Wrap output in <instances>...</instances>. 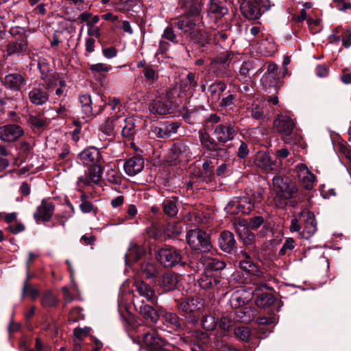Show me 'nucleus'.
<instances>
[{
  "mask_svg": "<svg viewBox=\"0 0 351 351\" xmlns=\"http://www.w3.org/2000/svg\"><path fill=\"white\" fill-rule=\"evenodd\" d=\"M273 184L276 190L274 199L277 207L284 208L288 206L295 207L300 201L298 189L291 182L289 177H273Z\"/></svg>",
  "mask_w": 351,
  "mask_h": 351,
  "instance_id": "obj_1",
  "label": "nucleus"
},
{
  "mask_svg": "<svg viewBox=\"0 0 351 351\" xmlns=\"http://www.w3.org/2000/svg\"><path fill=\"white\" fill-rule=\"evenodd\" d=\"M77 160L88 168V176H101L106 167L100 151L95 147H89L82 151L78 154Z\"/></svg>",
  "mask_w": 351,
  "mask_h": 351,
  "instance_id": "obj_2",
  "label": "nucleus"
},
{
  "mask_svg": "<svg viewBox=\"0 0 351 351\" xmlns=\"http://www.w3.org/2000/svg\"><path fill=\"white\" fill-rule=\"evenodd\" d=\"M176 302L181 315L184 317L189 323L197 324L201 314L200 311L203 306L202 300L199 298L176 300Z\"/></svg>",
  "mask_w": 351,
  "mask_h": 351,
  "instance_id": "obj_3",
  "label": "nucleus"
},
{
  "mask_svg": "<svg viewBox=\"0 0 351 351\" xmlns=\"http://www.w3.org/2000/svg\"><path fill=\"white\" fill-rule=\"evenodd\" d=\"M186 241L193 250L208 252L212 248L209 235L199 228L189 230L186 234Z\"/></svg>",
  "mask_w": 351,
  "mask_h": 351,
  "instance_id": "obj_4",
  "label": "nucleus"
},
{
  "mask_svg": "<svg viewBox=\"0 0 351 351\" xmlns=\"http://www.w3.org/2000/svg\"><path fill=\"white\" fill-rule=\"evenodd\" d=\"M269 8V0H244L241 5L242 14L250 20L259 19Z\"/></svg>",
  "mask_w": 351,
  "mask_h": 351,
  "instance_id": "obj_5",
  "label": "nucleus"
},
{
  "mask_svg": "<svg viewBox=\"0 0 351 351\" xmlns=\"http://www.w3.org/2000/svg\"><path fill=\"white\" fill-rule=\"evenodd\" d=\"M238 258L239 259V267L241 269L252 274L256 276L261 281V285L263 287L268 288L264 282L268 280L270 276L264 274L263 272L258 270L256 265L252 262L250 255L245 251L241 250L238 254Z\"/></svg>",
  "mask_w": 351,
  "mask_h": 351,
  "instance_id": "obj_6",
  "label": "nucleus"
},
{
  "mask_svg": "<svg viewBox=\"0 0 351 351\" xmlns=\"http://www.w3.org/2000/svg\"><path fill=\"white\" fill-rule=\"evenodd\" d=\"M298 217L303 223L300 237L305 239H310L317 231V222L314 215L308 210H303L299 213Z\"/></svg>",
  "mask_w": 351,
  "mask_h": 351,
  "instance_id": "obj_7",
  "label": "nucleus"
},
{
  "mask_svg": "<svg viewBox=\"0 0 351 351\" xmlns=\"http://www.w3.org/2000/svg\"><path fill=\"white\" fill-rule=\"evenodd\" d=\"M27 49L28 43L26 37L14 38L7 44L3 50V56L6 58L10 56L19 57L26 54Z\"/></svg>",
  "mask_w": 351,
  "mask_h": 351,
  "instance_id": "obj_8",
  "label": "nucleus"
},
{
  "mask_svg": "<svg viewBox=\"0 0 351 351\" xmlns=\"http://www.w3.org/2000/svg\"><path fill=\"white\" fill-rule=\"evenodd\" d=\"M180 123L177 121H166L154 126L151 130V134L158 138L166 139L178 132Z\"/></svg>",
  "mask_w": 351,
  "mask_h": 351,
  "instance_id": "obj_9",
  "label": "nucleus"
},
{
  "mask_svg": "<svg viewBox=\"0 0 351 351\" xmlns=\"http://www.w3.org/2000/svg\"><path fill=\"white\" fill-rule=\"evenodd\" d=\"M235 124L231 122L218 124L214 129L213 134L219 143H226L232 141L237 135Z\"/></svg>",
  "mask_w": 351,
  "mask_h": 351,
  "instance_id": "obj_10",
  "label": "nucleus"
},
{
  "mask_svg": "<svg viewBox=\"0 0 351 351\" xmlns=\"http://www.w3.org/2000/svg\"><path fill=\"white\" fill-rule=\"evenodd\" d=\"M157 258L165 267H172L181 263L182 257L180 253L174 248H161L158 252Z\"/></svg>",
  "mask_w": 351,
  "mask_h": 351,
  "instance_id": "obj_11",
  "label": "nucleus"
},
{
  "mask_svg": "<svg viewBox=\"0 0 351 351\" xmlns=\"http://www.w3.org/2000/svg\"><path fill=\"white\" fill-rule=\"evenodd\" d=\"M24 134L21 126L15 123L0 126V141L6 143H14Z\"/></svg>",
  "mask_w": 351,
  "mask_h": 351,
  "instance_id": "obj_12",
  "label": "nucleus"
},
{
  "mask_svg": "<svg viewBox=\"0 0 351 351\" xmlns=\"http://www.w3.org/2000/svg\"><path fill=\"white\" fill-rule=\"evenodd\" d=\"M254 208V204L247 197H234L227 205L226 209L230 214H248Z\"/></svg>",
  "mask_w": 351,
  "mask_h": 351,
  "instance_id": "obj_13",
  "label": "nucleus"
},
{
  "mask_svg": "<svg viewBox=\"0 0 351 351\" xmlns=\"http://www.w3.org/2000/svg\"><path fill=\"white\" fill-rule=\"evenodd\" d=\"M226 3L221 0H210L207 5V16L217 23V20L228 14Z\"/></svg>",
  "mask_w": 351,
  "mask_h": 351,
  "instance_id": "obj_14",
  "label": "nucleus"
},
{
  "mask_svg": "<svg viewBox=\"0 0 351 351\" xmlns=\"http://www.w3.org/2000/svg\"><path fill=\"white\" fill-rule=\"evenodd\" d=\"M148 110L152 114L166 115L172 110V104L166 97H158L149 106Z\"/></svg>",
  "mask_w": 351,
  "mask_h": 351,
  "instance_id": "obj_15",
  "label": "nucleus"
},
{
  "mask_svg": "<svg viewBox=\"0 0 351 351\" xmlns=\"http://www.w3.org/2000/svg\"><path fill=\"white\" fill-rule=\"evenodd\" d=\"M274 125L277 132L285 136H289L293 132L295 126L293 120L289 116L279 114L274 121Z\"/></svg>",
  "mask_w": 351,
  "mask_h": 351,
  "instance_id": "obj_16",
  "label": "nucleus"
},
{
  "mask_svg": "<svg viewBox=\"0 0 351 351\" xmlns=\"http://www.w3.org/2000/svg\"><path fill=\"white\" fill-rule=\"evenodd\" d=\"M189 157V149L187 145L184 143L174 144L168 152V161L176 162Z\"/></svg>",
  "mask_w": 351,
  "mask_h": 351,
  "instance_id": "obj_17",
  "label": "nucleus"
},
{
  "mask_svg": "<svg viewBox=\"0 0 351 351\" xmlns=\"http://www.w3.org/2000/svg\"><path fill=\"white\" fill-rule=\"evenodd\" d=\"M188 342L193 345V351H200L204 349V346L208 342V336L206 332L199 330H193L189 332L186 337Z\"/></svg>",
  "mask_w": 351,
  "mask_h": 351,
  "instance_id": "obj_18",
  "label": "nucleus"
},
{
  "mask_svg": "<svg viewBox=\"0 0 351 351\" xmlns=\"http://www.w3.org/2000/svg\"><path fill=\"white\" fill-rule=\"evenodd\" d=\"M180 278V277L173 272H167L159 278L158 284L164 291H169L177 287Z\"/></svg>",
  "mask_w": 351,
  "mask_h": 351,
  "instance_id": "obj_19",
  "label": "nucleus"
},
{
  "mask_svg": "<svg viewBox=\"0 0 351 351\" xmlns=\"http://www.w3.org/2000/svg\"><path fill=\"white\" fill-rule=\"evenodd\" d=\"M144 165V160L142 157L134 156L128 159L124 162L123 168L128 176H135L141 172Z\"/></svg>",
  "mask_w": 351,
  "mask_h": 351,
  "instance_id": "obj_20",
  "label": "nucleus"
},
{
  "mask_svg": "<svg viewBox=\"0 0 351 351\" xmlns=\"http://www.w3.org/2000/svg\"><path fill=\"white\" fill-rule=\"evenodd\" d=\"M3 84L6 88L18 91L25 84V79L20 73H9L5 75Z\"/></svg>",
  "mask_w": 351,
  "mask_h": 351,
  "instance_id": "obj_21",
  "label": "nucleus"
},
{
  "mask_svg": "<svg viewBox=\"0 0 351 351\" xmlns=\"http://www.w3.org/2000/svg\"><path fill=\"white\" fill-rule=\"evenodd\" d=\"M54 211V205L52 202L43 199L41 204L38 207L34 217L36 221H48Z\"/></svg>",
  "mask_w": 351,
  "mask_h": 351,
  "instance_id": "obj_22",
  "label": "nucleus"
},
{
  "mask_svg": "<svg viewBox=\"0 0 351 351\" xmlns=\"http://www.w3.org/2000/svg\"><path fill=\"white\" fill-rule=\"evenodd\" d=\"M199 16H193L189 14V10H186V13L179 18L175 23L176 27L184 33L190 32L193 30L196 25V20L199 19Z\"/></svg>",
  "mask_w": 351,
  "mask_h": 351,
  "instance_id": "obj_23",
  "label": "nucleus"
},
{
  "mask_svg": "<svg viewBox=\"0 0 351 351\" xmlns=\"http://www.w3.org/2000/svg\"><path fill=\"white\" fill-rule=\"evenodd\" d=\"M232 55L227 53L217 58L215 62L213 63V66L215 69L220 70L217 73V75L219 77H229L231 75V73L228 69L229 61L231 59Z\"/></svg>",
  "mask_w": 351,
  "mask_h": 351,
  "instance_id": "obj_24",
  "label": "nucleus"
},
{
  "mask_svg": "<svg viewBox=\"0 0 351 351\" xmlns=\"http://www.w3.org/2000/svg\"><path fill=\"white\" fill-rule=\"evenodd\" d=\"M28 95L30 101L36 105H43L49 100L48 93L40 86L33 87Z\"/></svg>",
  "mask_w": 351,
  "mask_h": 351,
  "instance_id": "obj_25",
  "label": "nucleus"
},
{
  "mask_svg": "<svg viewBox=\"0 0 351 351\" xmlns=\"http://www.w3.org/2000/svg\"><path fill=\"white\" fill-rule=\"evenodd\" d=\"M197 282L203 289H213L220 282V278L215 273L204 270V274L197 279Z\"/></svg>",
  "mask_w": 351,
  "mask_h": 351,
  "instance_id": "obj_26",
  "label": "nucleus"
},
{
  "mask_svg": "<svg viewBox=\"0 0 351 351\" xmlns=\"http://www.w3.org/2000/svg\"><path fill=\"white\" fill-rule=\"evenodd\" d=\"M143 340L151 350H159L164 346V339L155 331L147 332L143 334Z\"/></svg>",
  "mask_w": 351,
  "mask_h": 351,
  "instance_id": "obj_27",
  "label": "nucleus"
},
{
  "mask_svg": "<svg viewBox=\"0 0 351 351\" xmlns=\"http://www.w3.org/2000/svg\"><path fill=\"white\" fill-rule=\"evenodd\" d=\"M135 307L138 310L139 314L147 322L156 323L160 317L158 313L151 306L145 304L143 302L138 306L135 304Z\"/></svg>",
  "mask_w": 351,
  "mask_h": 351,
  "instance_id": "obj_28",
  "label": "nucleus"
},
{
  "mask_svg": "<svg viewBox=\"0 0 351 351\" xmlns=\"http://www.w3.org/2000/svg\"><path fill=\"white\" fill-rule=\"evenodd\" d=\"M235 243L232 232L225 230L221 233L219 238V245L223 252L230 253L234 247Z\"/></svg>",
  "mask_w": 351,
  "mask_h": 351,
  "instance_id": "obj_29",
  "label": "nucleus"
},
{
  "mask_svg": "<svg viewBox=\"0 0 351 351\" xmlns=\"http://www.w3.org/2000/svg\"><path fill=\"white\" fill-rule=\"evenodd\" d=\"M202 264L205 268V271L213 273V271L221 270L226 267V263L215 257H210L207 255L202 256Z\"/></svg>",
  "mask_w": 351,
  "mask_h": 351,
  "instance_id": "obj_30",
  "label": "nucleus"
},
{
  "mask_svg": "<svg viewBox=\"0 0 351 351\" xmlns=\"http://www.w3.org/2000/svg\"><path fill=\"white\" fill-rule=\"evenodd\" d=\"M121 116H112L106 119L101 127V131L108 136L113 135L116 132L121 130Z\"/></svg>",
  "mask_w": 351,
  "mask_h": 351,
  "instance_id": "obj_31",
  "label": "nucleus"
},
{
  "mask_svg": "<svg viewBox=\"0 0 351 351\" xmlns=\"http://www.w3.org/2000/svg\"><path fill=\"white\" fill-rule=\"evenodd\" d=\"M182 7L186 10H189L190 15L193 16H199L202 9V0H180Z\"/></svg>",
  "mask_w": 351,
  "mask_h": 351,
  "instance_id": "obj_32",
  "label": "nucleus"
},
{
  "mask_svg": "<svg viewBox=\"0 0 351 351\" xmlns=\"http://www.w3.org/2000/svg\"><path fill=\"white\" fill-rule=\"evenodd\" d=\"M253 295L256 298V305L261 307L270 306L275 301L274 295L269 293H259L258 290H255Z\"/></svg>",
  "mask_w": 351,
  "mask_h": 351,
  "instance_id": "obj_33",
  "label": "nucleus"
},
{
  "mask_svg": "<svg viewBox=\"0 0 351 351\" xmlns=\"http://www.w3.org/2000/svg\"><path fill=\"white\" fill-rule=\"evenodd\" d=\"M134 286L136 287V291L141 296L146 298L148 301H151L154 299V291L145 282L140 280L136 281Z\"/></svg>",
  "mask_w": 351,
  "mask_h": 351,
  "instance_id": "obj_34",
  "label": "nucleus"
},
{
  "mask_svg": "<svg viewBox=\"0 0 351 351\" xmlns=\"http://www.w3.org/2000/svg\"><path fill=\"white\" fill-rule=\"evenodd\" d=\"M142 274L147 279H156L159 274L160 267L150 262H144L141 265Z\"/></svg>",
  "mask_w": 351,
  "mask_h": 351,
  "instance_id": "obj_35",
  "label": "nucleus"
},
{
  "mask_svg": "<svg viewBox=\"0 0 351 351\" xmlns=\"http://www.w3.org/2000/svg\"><path fill=\"white\" fill-rule=\"evenodd\" d=\"M226 89V84L222 81H216L208 86V92L210 98L217 101L220 99L222 93Z\"/></svg>",
  "mask_w": 351,
  "mask_h": 351,
  "instance_id": "obj_36",
  "label": "nucleus"
},
{
  "mask_svg": "<svg viewBox=\"0 0 351 351\" xmlns=\"http://www.w3.org/2000/svg\"><path fill=\"white\" fill-rule=\"evenodd\" d=\"M256 67L253 60L243 62L240 67L239 75L241 80H247L255 73Z\"/></svg>",
  "mask_w": 351,
  "mask_h": 351,
  "instance_id": "obj_37",
  "label": "nucleus"
},
{
  "mask_svg": "<svg viewBox=\"0 0 351 351\" xmlns=\"http://www.w3.org/2000/svg\"><path fill=\"white\" fill-rule=\"evenodd\" d=\"M120 123L121 124V132L123 136H130L134 133L135 123L133 117L121 116Z\"/></svg>",
  "mask_w": 351,
  "mask_h": 351,
  "instance_id": "obj_38",
  "label": "nucleus"
},
{
  "mask_svg": "<svg viewBox=\"0 0 351 351\" xmlns=\"http://www.w3.org/2000/svg\"><path fill=\"white\" fill-rule=\"evenodd\" d=\"M161 318L164 324L168 327L178 328L180 327L179 318L174 313L161 311Z\"/></svg>",
  "mask_w": 351,
  "mask_h": 351,
  "instance_id": "obj_39",
  "label": "nucleus"
},
{
  "mask_svg": "<svg viewBox=\"0 0 351 351\" xmlns=\"http://www.w3.org/2000/svg\"><path fill=\"white\" fill-rule=\"evenodd\" d=\"M145 253V250L141 246L131 243L128 252L125 254V259L128 261H136L138 260Z\"/></svg>",
  "mask_w": 351,
  "mask_h": 351,
  "instance_id": "obj_40",
  "label": "nucleus"
},
{
  "mask_svg": "<svg viewBox=\"0 0 351 351\" xmlns=\"http://www.w3.org/2000/svg\"><path fill=\"white\" fill-rule=\"evenodd\" d=\"M58 304L57 297L51 291H47L43 293L41 298V304L44 308L55 307Z\"/></svg>",
  "mask_w": 351,
  "mask_h": 351,
  "instance_id": "obj_41",
  "label": "nucleus"
},
{
  "mask_svg": "<svg viewBox=\"0 0 351 351\" xmlns=\"http://www.w3.org/2000/svg\"><path fill=\"white\" fill-rule=\"evenodd\" d=\"M255 164L258 167L266 171L272 165L270 157L266 153H259L256 157Z\"/></svg>",
  "mask_w": 351,
  "mask_h": 351,
  "instance_id": "obj_42",
  "label": "nucleus"
},
{
  "mask_svg": "<svg viewBox=\"0 0 351 351\" xmlns=\"http://www.w3.org/2000/svg\"><path fill=\"white\" fill-rule=\"evenodd\" d=\"M234 335L244 342H249L251 339V331L246 326H238L234 329Z\"/></svg>",
  "mask_w": 351,
  "mask_h": 351,
  "instance_id": "obj_43",
  "label": "nucleus"
},
{
  "mask_svg": "<svg viewBox=\"0 0 351 351\" xmlns=\"http://www.w3.org/2000/svg\"><path fill=\"white\" fill-rule=\"evenodd\" d=\"M234 229L239 237L245 240L249 236V230L243 220H238L234 222Z\"/></svg>",
  "mask_w": 351,
  "mask_h": 351,
  "instance_id": "obj_44",
  "label": "nucleus"
},
{
  "mask_svg": "<svg viewBox=\"0 0 351 351\" xmlns=\"http://www.w3.org/2000/svg\"><path fill=\"white\" fill-rule=\"evenodd\" d=\"M191 39L199 45L204 46L210 38H208L205 32L199 29L197 32H191Z\"/></svg>",
  "mask_w": 351,
  "mask_h": 351,
  "instance_id": "obj_45",
  "label": "nucleus"
},
{
  "mask_svg": "<svg viewBox=\"0 0 351 351\" xmlns=\"http://www.w3.org/2000/svg\"><path fill=\"white\" fill-rule=\"evenodd\" d=\"M33 140L29 138L28 140H22L17 145L16 149L21 154H28L33 149Z\"/></svg>",
  "mask_w": 351,
  "mask_h": 351,
  "instance_id": "obj_46",
  "label": "nucleus"
},
{
  "mask_svg": "<svg viewBox=\"0 0 351 351\" xmlns=\"http://www.w3.org/2000/svg\"><path fill=\"white\" fill-rule=\"evenodd\" d=\"M244 293H242L239 291L234 293L230 298V304L233 308H239L241 306L244 305L247 299L243 297Z\"/></svg>",
  "mask_w": 351,
  "mask_h": 351,
  "instance_id": "obj_47",
  "label": "nucleus"
},
{
  "mask_svg": "<svg viewBox=\"0 0 351 351\" xmlns=\"http://www.w3.org/2000/svg\"><path fill=\"white\" fill-rule=\"evenodd\" d=\"M234 321L228 317L223 316L219 322V327L222 330L223 337L228 335V332L234 326Z\"/></svg>",
  "mask_w": 351,
  "mask_h": 351,
  "instance_id": "obj_48",
  "label": "nucleus"
},
{
  "mask_svg": "<svg viewBox=\"0 0 351 351\" xmlns=\"http://www.w3.org/2000/svg\"><path fill=\"white\" fill-rule=\"evenodd\" d=\"M80 101L83 111L86 115L92 114L93 108L91 106L92 100L89 95H82L80 97Z\"/></svg>",
  "mask_w": 351,
  "mask_h": 351,
  "instance_id": "obj_49",
  "label": "nucleus"
},
{
  "mask_svg": "<svg viewBox=\"0 0 351 351\" xmlns=\"http://www.w3.org/2000/svg\"><path fill=\"white\" fill-rule=\"evenodd\" d=\"M217 324V320L213 315H205L202 320V327L207 330H214Z\"/></svg>",
  "mask_w": 351,
  "mask_h": 351,
  "instance_id": "obj_50",
  "label": "nucleus"
},
{
  "mask_svg": "<svg viewBox=\"0 0 351 351\" xmlns=\"http://www.w3.org/2000/svg\"><path fill=\"white\" fill-rule=\"evenodd\" d=\"M28 123L35 128H42L47 123V120L41 115L30 114L27 119Z\"/></svg>",
  "mask_w": 351,
  "mask_h": 351,
  "instance_id": "obj_51",
  "label": "nucleus"
},
{
  "mask_svg": "<svg viewBox=\"0 0 351 351\" xmlns=\"http://www.w3.org/2000/svg\"><path fill=\"white\" fill-rule=\"evenodd\" d=\"M81 204L80 210L84 213H89L93 210V204L88 200L87 195L82 193L80 195Z\"/></svg>",
  "mask_w": 351,
  "mask_h": 351,
  "instance_id": "obj_52",
  "label": "nucleus"
},
{
  "mask_svg": "<svg viewBox=\"0 0 351 351\" xmlns=\"http://www.w3.org/2000/svg\"><path fill=\"white\" fill-rule=\"evenodd\" d=\"M163 210L165 214L170 217L175 216L178 213V208L175 202L169 199L165 200L163 202Z\"/></svg>",
  "mask_w": 351,
  "mask_h": 351,
  "instance_id": "obj_53",
  "label": "nucleus"
},
{
  "mask_svg": "<svg viewBox=\"0 0 351 351\" xmlns=\"http://www.w3.org/2000/svg\"><path fill=\"white\" fill-rule=\"evenodd\" d=\"M29 274L27 273V280L24 282L23 289V294L29 295L34 300L38 297L39 292L37 289L35 287L28 285L27 280L29 279Z\"/></svg>",
  "mask_w": 351,
  "mask_h": 351,
  "instance_id": "obj_54",
  "label": "nucleus"
},
{
  "mask_svg": "<svg viewBox=\"0 0 351 351\" xmlns=\"http://www.w3.org/2000/svg\"><path fill=\"white\" fill-rule=\"evenodd\" d=\"M162 38L166 39L173 44L178 43V36L171 26H168L164 29Z\"/></svg>",
  "mask_w": 351,
  "mask_h": 351,
  "instance_id": "obj_55",
  "label": "nucleus"
},
{
  "mask_svg": "<svg viewBox=\"0 0 351 351\" xmlns=\"http://www.w3.org/2000/svg\"><path fill=\"white\" fill-rule=\"evenodd\" d=\"M215 347L220 351H238V350L232 346L229 345L226 340L217 339L215 342Z\"/></svg>",
  "mask_w": 351,
  "mask_h": 351,
  "instance_id": "obj_56",
  "label": "nucleus"
},
{
  "mask_svg": "<svg viewBox=\"0 0 351 351\" xmlns=\"http://www.w3.org/2000/svg\"><path fill=\"white\" fill-rule=\"evenodd\" d=\"M89 69L92 73H107L112 69V66L104 63H97L90 65Z\"/></svg>",
  "mask_w": 351,
  "mask_h": 351,
  "instance_id": "obj_57",
  "label": "nucleus"
},
{
  "mask_svg": "<svg viewBox=\"0 0 351 351\" xmlns=\"http://www.w3.org/2000/svg\"><path fill=\"white\" fill-rule=\"evenodd\" d=\"M38 66L41 74V79H47V76L53 73L50 69L49 63L45 59L39 60Z\"/></svg>",
  "mask_w": 351,
  "mask_h": 351,
  "instance_id": "obj_58",
  "label": "nucleus"
},
{
  "mask_svg": "<svg viewBox=\"0 0 351 351\" xmlns=\"http://www.w3.org/2000/svg\"><path fill=\"white\" fill-rule=\"evenodd\" d=\"M295 242L291 237L287 238L281 249L279 251L280 255H285L287 251H291L295 248Z\"/></svg>",
  "mask_w": 351,
  "mask_h": 351,
  "instance_id": "obj_59",
  "label": "nucleus"
},
{
  "mask_svg": "<svg viewBox=\"0 0 351 351\" xmlns=\"http://www.w3.org/2000/svg\"><path fill=\"white\" fill-rule=\"evenodd\" d=\"M278 67L275 64H270L267 68V73L265 75V81L274 78V82H276V75Z\"/></svg>",
  "mask_w": 351,
  "mask_h": 351,
  "instance_id": "obj_60",
  "label": "nucleus"
},
{
  "mask_svg": "<svg viewBox=\"0 0 351 351\" xmlns=\"http://www.w3.org/2000/svg\"><path fill=\"white\" fill-rule=\"evenodd\" d=\"M297 176H315L308 167L303 163L298 164L295 167Z\"/></svg>",
  "mask_w": 351,
  "mask_h": 351,
  "instance_id": "obj_61",
  "label": "nucleus"
},
{
  "mask_svg": "<svg viewBox=\"0 0 351 351\" xmlns=\"http://www.w3.org/2000/svg\"><path fill=\"white\" fill-rule=\"evenodd\" d=\"M90 330V328L88 327L76 328L74 329L73 334L77 339L82 341L84 337L88 335Z\"/></svg>",
  "mask_w": 351,
  "mask_h": 351,
  "instance_id": "obj_62",
  "label": "nucleus"
},
{
  "mask_svg": "<svg viewBox=\"0 0 351 351\" xmlns=\"http://www.w3.org/2000/svg\"><path fill=\"white\" fill-rule=\"evenodd\" d=\"M9 32L14 38L26 37L25 29L19 26L11 27Z\"/></svg>",
  "mask_w": 351,
  "mask_h": 351,
  "instance_id": "obj_63",
  "label": "nucleus"
},
{
  "mask_svg": "<svg viewBox=\"0 0 351 351\" xmlns=\"http://www.w3.org/2000/svg\"><path fill=\"white\" fill-rule=\"evenodd\" d=\"M210 36H213L214 40L216 43H221L226 41L228 34L223 31L214 30Z\"/></svg>",
  "mask_w": 351,
  "mask_h": 351,
  "instance_id": "obj_64",
  "label": "nucleus"
}]
</instances>
